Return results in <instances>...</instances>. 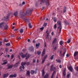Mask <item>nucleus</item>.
Listing matches in <instances>:
<instances>
[{
	"label": "nucleus",
	"mask_w": 78,
	"mask_h": 78,
	"mask_svg": "<svg viewBox=\"0 0 78 78\" xmlns=\"http://www.w3.org/2000/svg\"><path fill=\"white\" fill-rule=\"evenodd\" d=\"M33 11V9H30L27 10V11H26V13H24L23 12H20V17L21 18H22L24 16H25L26 15H27V14H29L30 13H31V12Z\"/></svg>",
	"instance_id": "f257e3e1"
},
{
	"label": "nucleus",
	"mask_w": 78,
	"mask_h": 78,
	"mask_svg": "<svg viewBox=\"0 0 78 78\" xmlns=\"http://www.w3.org/2000/svg\"><path fill=\"white\" fill-rule=\"evenodd\" d=\"M50 0H39L38 2L40 4H42V3H46L47 6H48L49 5V2Z\"/></svg>",
	"instance_id": "f03ea898"
},
{
	"label": "nucleus",
	"mask_w": 78,
	"mask_h": 78,
	"mask_svg": "<svg viewBox=\"0 0 78 78\" xmlns=\"http://www.w3.org/2000/svg\"><path fill=\"white\" fill-rule=\"evenodd\" d=\"M57 24L58 25V29H60L59 30V33H61V30L62 29V26H61V22L59 21H58L57 22Z\"/></svg>",
	"instance_id": "7ed1b4c3"
},
{
	"label": "nucleus",
	"mask_w": 78,
	"mask_h": 78,
	"mask_svg": "<svg viewBox=\"0 0 78 78\" xmlns=\"http://www.w3.org/2000/svg\"><path fill=\"white\" fill-rule=\"evenodd\" d=\"M37 68L35 69V71L33 70H31L30 71V73L32 75H34V74H36L37 73Z\"/></svg>",
	"instance_id": "20e7f679"
},
{
	"label": "nucleus",
	"mask_w": 78,
	"mask_h": 78,
	"mask_svg": "<svg viewBox=\"0 0 78 78\" xmlns=\"http://www.w3.org/2000/svg\"><path fill=\"white\" fill-rule=\"evenodd\" d=\"M20 55L23 58H25V57L27 56V53H26L25 55H23V53H20Z\"/></svg>",
	"instance_id": "39448f33"
},
{
	"label": "nucleus",
	"mask_w": 78,
	"mask_h": 78,
	"mask_svg": "<svg viewBox=\"0 0 78 78\" xmlns=\"http://www.w3.org/2000/svg\"><path fill=\"white\" fill-rule=\"evenodd\" d=\"M5 25V23L4 22H2V23H0V28H2Z\"/></svg>",
	"instance_id": "423d86ee"
},
{
	"label": "nucleus",
	"mask_w": 78,
	"mask_h": 78,
	"mask_svg": "<svg viewBox=\"0 0 78 78\" xmlns=\"http://www.w3.org/2000/svg\"><path fill=\"white\" fill-rule=\"evenodd\" d=\"M53 65H52L51 66V71H53V70H55L56 69V68L55 67H53Z\"/></svg>",
	"instance_id": "0eeeda50"
},
{
	"label": "nucleus",
	"mask_w": 78,
	"mask_h": 78,
	"mask_svg": "<svg viewBox=\"0 0 78 78\" xmlns=\"http://www.w3.org/2000/svg\"><path fill=\"white\" fill-rule=\"evenodd\" d=\"M3 62H4L2 64V65H6L8 63V60H5L3 61Z\"/></svg>",
	"instance_id": "6e6552de"
},
{
	"label": "nucleus",
	"mask_w": 78,
	"mask_h": 78,
	"mask_svg": "<svg viewBox=\"0 0 78 78\" xmlns=\"http://www.w3.org/2000/svg\"><path fill=\"white\" fill-rule=\"evenodd\" d=\"M30 50L32 52H34V47H33V46L30 47Z\"/></svg>",
	"instance_id": "1a4fd4ad"
},
{
	"label": "nucleus",
	"mask_w": 78,
	"mask_h": 78,
	"mask_svg": "<svg viewBox=\"0 0 78 78\" xmlns=\"http://www.w3.org/2000/svg\"><path fill=\"white\" fill-rule=\"evenodd\" d=\"M16 76H17V74H14V75H10L9 76V77H10V78H12L13 77H14V78H16Z\"/></svg>",
	"instance_id": "9d476101"
},
{
	"label": "nucleus",
	"mask_w": 78,
	"mask_h": 78,
	"mask_svg": "<svg viewBox=\"0 0 78 78\" xmlns=\"http://www.w3.org/2000/svg\"><path fill=\"white\" fill-rule=\"evenodd\" d=\"M45 48H44L42 52V54L41 55V56H42V57L44 56V55H45Z\"/></svg>",
	"instance_id": "9b49d317"
},
{
	"label": "nucleus",
	"mask_w": 78,
	"mask_h": 78,
	"mask_svg": "<svg viewBox=\"0 0 78 78\" xmlns=\"http://www.w3.org/2000/svg\"><path fill=\"white\" fill-rule=\"evenodd\" d=\"M9 75L8 73H5L2 75V76L3 78H6Z\"/></svg>",
	"instance_id": "f8f14e48"
},
{
	"label": "nucleus",
	"mask_w": 78,
	"mask_h": 78,
	"mask_svg": "<svg viewBox=\"0 0 78 78\" xmlns=\"http://www.w3.org/2000/svg\"><path fill=\"white\" fill-rule=\"evenodd\" d=\"M68 69L70 72H72V70H73V67H72V66H70L68 67Z\"/></svg>",
	"instance_id": "ddd939ff"
},
{
	"label": "nucleus",
	"mask_w": 78,
	"mask_h": 78,
	"mask_svg": "<svg viewBox=\"0 0 78 78\" xmlns=\"http://www.w3.org/2000/svg\"><path fill=\"white\" fill-rule=\"evenodd\" d=\"M10 14H9L6 17H4L5 19V20H9V16H10Z\"/></svg>",
	"instance_id": "4468645a"
},
{
	"label": "nucleus",
	"mask_w": 78,
	"mask_h": 78,
	"mask_svg": "<svg viewBox=\"0 0 78 78\" xmlns=\"http://www.w3.org/2000/svg\"><path fill=\"white\" fill-rule=\"evenodd\" d=\"M14 66V65H11L10 66H9L7 67V69H12V67Z\"/></svg>",
	"instance_id": "2eb2a0df"
},
{
	"label": "nucleus",
	"mask_w": 78,
	"mask_h": 78,
	"mask_svg": "<svg viewBox=\"0 0 78 78\" xmlns=\"http://www.w3.org/2000/svg\"><path fill=\"white\" fill-rule=\"evenodd\" d=\"M57 41V40L56 39V38H55L54 40H53L52 42V44L53 45L55 43H56Z\"/></svg>",
	"instance_id": "dca6fc26"
},
{
	"label": "nucleus",
	"mask_w": 78,
	"mask_h": 78,
	"mask_svg": "<svg viewBox=\"0 0 78 78\" xmlns=\"http://www.w3.org/2000/svg\"><path fill=\"white\" fill-rule=\"evenodd\" d=\"M14 15L15 16V17H17V16H18L17 11H16V12H15L14 13Z\"/></svg>",
	"instance_id": "f3484780"
},
{
	"label": "nucleus",
	"mask_w": 78,
	"mask_h": 78,
	"mask_svg": "<svg viewBox=\"0 0 78 78\" xmlns=\"http://www.w3.org/2000/svg\"><path fill=\"white\" fill-rule=\"evenodd\" d=\"M5 26L4 27V30H7L8 28V25H7V24L5 23Z\"/></svg>",
	"instance_id": "a211bd4d"
},
{
	"label": "nucleus",
	"mask_w": 78,
	"mask_h": 78,
	"mask_svg": "<svg viewBox=\"0 0 78 78\" xmlns=\"http://www.w3.org/2000/svg\"><path fill=\"white\" fill-rule=\"evenodd\" d=\"M39 45H40V43H38V44L36 43V48H38L39 47Z\"/></svg>",
	"instance_id": "6ab92c4d"
},
{
	"label": "nucleus",
	"mask_w": 78,
	"mask_h": 78,
	"mask_svg": "<svg viewBox=\"0 0 78 78\" xmlns=\"http://www.w3.org/2000/svg\"><path fill=\"white\" fill-rule=\"evenodd\" d=\"M44 76V78H48V74H46Z\"/></svg>",
	"instance_id": "aec40b11"
},
{
	"label": "nucleus",
	"mask_w": 78,
	"mask_h": 78,
	"mask_svg": "<svg viewBox=\"0 0 78 78\" xmlns=\"http://www.w3.org/2000/svg\"><path fill=\"white\" fill-rule=\"evenodd\" d=\"M78 52H74V57H75L77 55H78Z\"/></svg>",
	"instance_id": "412c9836"
},
{
	"label": "nucleus",
	"mask_w": 78,
	"mask_h": 78,
	"mask_svg": "<svg viewBox=\"0 0 78 78\" xmlns=\"http://www.w3.org/2000/svg\"><path fill=\"white\" fill-rule=\"evenodd\" d=\"M27 75L28 76H30V71H27Z\"/></svg>",
	"instance_id": "4be33fe9"
},
{
	"label": "nucleus",
	"mask_w": 78,
	"mask_h": 78,
	"mask_svg": "<svg viewBox=\"0 0 78 78\" xmlns=\"http://www.w3.org/2000/svg\"><path fill=\"white\" fill-rule=\"evenodd\" d=\"M45 71H44V70L43 69L42 71V76H44V75H45Z\"/></svg>",
	"instance_id": "5701e85b"
},
{
	"label": "nucleus",
	"mask_w": 78,
	"mask_h": 78,
	"mask_svg": "<svg viewBox=\"0 0 78 78\" xmlns=\"http://www.w3.org/2000/svg\"><path fill=\"white\" fill-rule=\"evenodd\" d=\"M64 22L65 24H66V25H70V23L67 21H64Z\"/></svg>",
	"instance_id": "b1692460"
},
{
	"label": "nucleus",
	"mask_w": 78,
	"mask_h": 78,
	"mask_svg": "<svg viewBox=\"0 0 78 78\" xmlns=\"http://www.w3.org/2000/svg\"><path fill=\"white\" fill-rule=\"evenodd\" d=\"M25 65H26V62H22L21 63V65L22 66H25Z\"/></svg>",
	"instance_id": "393cba45"
},
{
	"label": "nucleus",
	"mask_w": 78,
	"mask_h": 78,
	"mask_svg": "<svg viewBox=\"0 0 78 78\" xmlns=\"http://www.w3.org/2000/svg\"><path fill=\"white\" fill-rule=\"evenodd\" d=\"M58 47V44H56L55 46H53L54 50L56 49V47Z\"/></svg>",
	"instance_id": "a878e982"
},
{
	"label": "nucleus",
	"mask_w": 78,
	"mask_h": 78,
	"mask_svg": "<svg viewBox=\"0 0 78 78\" xmlns=\"http://www.w3.org/2000/svg\"><path fill=\"white\" fill-rule=\"evenodd\" d=\"M64 44V43L63 42V41H61L59 42V44L60 45H62V44Z\"/></svg>",
	"instance_id": "bb28decb"
},
{
	"label": "nucleus",
	"mask_w": 78,
	"mask_h": 78,
	"mask_svg": "<svg viewBox=\"0 0 78 78\" xmlns=\"http://www.w3.org/2000/svg\"><path fill=\"white\" fill-rule=\"evenodd\" d=\"M19 62L16 63L14 66L15 67H18V64H19Z\"/></svg>",
	"instance_id": "cd10ccee"
},
{
	"label": "nucleus",
	"mask_w": 78,
	"mask_h": 78,
	"mask_svg": "<svg viewBox=\"0 0 78 78\" xmlns=\"http://www.w3.org/2000/svg\"><path fill=\"white\" fill-rule=\"evenodd\" d=\"M66 12V7H65L63 9V12L64 13H65Z\"/></svg>",
	"instance_id": "c85d7f7f"
},
{
	"label": "nucleus",
	"mask_w": 78,
	"mask_h": 78,
	"mask_svg": "<svg viewBox=\"0 0 78 78\" xmlns=\"http://www.w3.org/2000/svg\"><path fill=\"white\" fill-rule=\"evenodd\" d=\"M52 19L55 22H56V18L54 17L52 18Z\"/></svg>",
	"instance_id": "c756f323"
},
{
	"label": "nucleus",
	"mask_w": 78,
	"mask_h": 78,
	"mask_svg": "<svg viewBox=\"0 0 78 78\" xmlns=\"http://www.w3.org/2000/svg\"><path fill=\"white\" fill-rule=\"evenodd\" d=\"M74 69L76 71L78 72V66H76L74 68Z\"/></svg>",
	"instance_id": "7c9ffc66"
},
{
	"label": "nucleus",
	"mask_w": 78,
	"mask_h": 78,
	"mask_svg": "<svg viewBox=\"0 0 78 78\" xmlns=\"http://www.w3.org/2000/svg\"><path fill=\"white\" fill-rule=\"evenodd\" d=\"M20 33H22L23 32V29H21L20 31Z\"/></svg>",
	"instance_id": "2f4dec72"
},
{
	"label": "nucleus",
	"mask_w": 78,
	"mask_h": 78,
	"mask_svg": "<svg viewBox=\"0 0 78 78\" xmlns=\"http://www.w3.org/2000/svg\"><path fill=\"white\" fill-rule=\"evenodd\" d=\"M63 75L64 76H66V72H65V71H64L63 72Z\"/></svg>",
	"instance_id": "473e14b6"
},
{
	"label": "nucleus",
	"mask_w": 78,
	"mask_h": 78,
	"mask_svg": "<svg viewBox=\"0 0 78 78\" xmlns=\"http://www.w3.org/2000/svg\"><path fill=\"white\" fill-rule=\"evenodd\" d=\"M41 53V52L40 51H37V54L38 55H39Z\"/></svg>",
	"instance_id": "72a5a7b5"
},
{
	"label": "nucleus",
	"mask_w": 78,
	"mask_h": 78,
	"mask_svg": "<svg viewBox=\"0 0 78 78\" xmlns=\"http://www.w3.org/2000/svg\"><path fill=\"white\" fill-rule=\"evenodd\" d=\"M56 61H57L58 62H61V60H57L56 59Z\"/></svg>",
	"instance_id": "f704fd0d"
},
{
	"label": "nucleus",
	"mask_w": 78,
	"mask_h": 78,
	"mask_svg": "<svg viewBox=\"0 0 78 78\" xmlns=\"http://www.w3.org/2000/svg\"><path fill=\"white\" fill-rule=\"evenodd\" d=\"M45 59H44V58H43L42 62V64H43V63H44V62H45Z\"/></svg>",
	"instance_id": "c9c22d12"
},
{
	"label": "nucleus",
	"mask_w": 78,
	"mask_h": 78,
	"mask_svg": "<svg viewBox=\"0 0 78 78\" xmlns=\"http://www.w3.org/2000/svg\"><path fill=\"white\" fill-rule=\"evenodd\" d=\"M66 51L65 52H64L62 54V56L64 57L65 55V54H66Z\"/></svg>",
	"instance_id": "e433bc0d"
},
{
	"label": "nucleus",
	"mask_w": 78,
	"mask_h": 78,
	"mask_svg": "<svg viewBox=\"0 0 78 78\" xmlns=\"http://www.w3.org/2000/svg\"><path fill=\"white\" fill-rule=\"evenodd\" d=\"M48 57V55H45L44 56V59H46V58H47Z\"/></svg>",
	"instance_id": "4c0bfd02"
},
{
	"label": "nucleus",
	"mask_w": 78,
	"mask_h": 78,
	"mask_svg": "<svg viewBox=\"0 0 78 78\" xmlns=\"http://www.w3.org/2000/svg\"><path fill=\"white\" fill-rule=\"evenodd\" d=\"M70 42H71L70 40V39H68L67 42V43L68 44H69V43H70Z\"/></svg>",
	"instance_id": "58836bf2"
},
{
	"label": "nucleus",
	"mask_w": 78,
	"mask_h": 78,
	"mask_svg": "<svg viewBox=\"0 0 78 78\" xmlns=\"http://www.w3.org/2000/svg\"><path fill=\"white\" fill-rule=\"evenodd\" d=\"M6 45V46H9V45H10V43H6L5 44Z\"/></svg>",
	"instance_id": "ea45409f"
},
{
	"label": "nucleus",
	"mask_w": 78,
	"mask_h": 78,
	"mask_svg": "<svg viewBox=\"0 0 78 78\" xmlns=\"http://www.w3.org/2000/svg\"><path fill=\"white\" fill-rule=\"evenodd\" d=\"M54 57V55H53L51 57L50 59L51 60H52L53 59V57Z\"/></svg>",
	"instance_id": "a19ab883"
},
{
	"label": "nucleus",
	"mask_w": 78,
	"mask_h": 78,
	"mask_svg": "<svg viewBox=\"0 0 78 78\" xmlns=\"http://www.w3.org/2000/svg\"><path fill=\"white\" fill-rule=\"evenodd\" d=\"M47 23H44L43 24V26L44 27H45L46 26H47Z\"/></svg>",
	"instance_id": "79ce46f5"
},
{
	"label": "nucleus",
	"mask_w": 78,
	"mask_h": 78,
	"mask_svg": "<svg viewBox=\"0 0 78 78\" xmlns=\"http://www.w3.org/2000/svg\"><path fill=\"white\" fill-rule=\"evenodd\" d=\"M44 27H41L40 28V30H41V31H42L43 30H44Z\"/></svg>",
	"instance_id": "37998d69"
},
{
	"label": "nucleus",
	"mask_w": 78,
	"mask_h": 78,
	"mask_svg": "<svg viewBox=\"0 0 78 78\" xmlns=\"http://www.w3.org/2000/svg\"><path fill=\"white\" fill-rule=\"evenodd\" d=\"M4 41L5 42H8V40L6 39H4Z\"/></svg>",
	"instance_id": "c03bdc74"
},
{
	"label": "nucleus",
	"mask_w": 78,
	"mask_h": 78,
	"mask_svg": "<svg viewBox=\"0 0 78 78\" xmlns=\"http://www.w3.org/2000/svg\"><path fill=\"white\" fill-rule=\"evenodd\" d=\"M59 53L60 55V56H62V51H60Z\"/></svg>",
	"instance_id": "a18cd8bd"
},
{
	"label": "nucleus",
	"mask_w": 78,
	"mask_h": 78,
	"mask_svg": "<svg viewBox=\"0 0 78 78\" xmlns=\"http://www.w3.org/2000/svg\"><path fill=\"white\" fill-rule=\"evenodd\" d=\"M29 64H30V63L29 62H26V65H27V66L29 65Z\"/></svg>",
	"instance_id": "49530a36"
},
{
	"label": "nucleus",
	"mask_w": 78,
	"mask_h": 78,
	"mask_svg": "<svg viewBox=\"0 0 78 78\" xmlns=\"http://www.w3.org/2000/svg\"><path fill=\"white\" fill-rule=\"evenodd\" d=\"M54 29H56V24H55L54 26Z\"/></svg>",
	"instance_id": "de8ad7c7"
},
{
	"label": "nucleus",
	"mask_w": 78,
	"mask_h": 78,
	"mask_svg": "<svg viewBox=\"0 0 78 78\" xmlns=\"http://www.w3.org/2000/svg\"><path fill=\"white\" fill-rule=\"evenodd\" d=\"M20 69H21L20 71H23V70H22V66H20Z\"/></svg>",
	"instance_id": "09e8293b"
},
{
	"label": "nucleus",
	"mask_w": 78,
	"mask_h": 78,
	"mask_svg": "<svg viewBox=\"0 0 78 78\" xmlns=\"http://www.w3.org/2000/svg\"><path fill=\"white\" fill-rule=\"evenodd\" d=\"M66 76L67 78H69V76H70V74H68Z\"/></svg>",
	"instance_id": "8fccbe9b"
},
{
	"label": "nucleus",
	"mask_w": 78,
	"mask_h": 78,
	"mask_svg": "<svg viewBox=\"0 0 78 78\" xmlns=\"http://www.w3.org/2000/svg\"><path fill=\"white\" fill-rule=\"evenodd\" d=\"M26 22H30V20H29L28 19H26Z\"/></svg>",
	"instance_id": "3c124183"
},
{
	"label": "nucleus",
	"mask_w": 78,
	"mask_h": 78,
	"mask_svg": "<svg viewBox=\"0 0 78 78\" xmlns=\"http://www.w3.org/2000/svg\"><path fill=\"white\" fill-rule=\"evenodd\" d=\"M11 59H13V58H14V55H12L11 56Z\"/></svg>",
	"instance_id": "603ef678"
},
{
	"label": "nucleus",
	"mask_w": 78,
	"mask_h": 78,
	"mask_svg": "<svg viewBox=\"0 0 78 78\" xmlns=\"http://www.w3.org/2000/svg\"><path fill=\"white\" fill-rule=\"evenodd\" d=\"M66 57H69V54H68V53L66 55Z\"/></svg>",
	"instance_id": "864d4df0"
},
{
	"label": "nucleus",
	"mask_w": 78,
	"mask_h": 78,
	"mask_svg": "<svg viewBox=\"0 0 78 78\" xmlns=\"http://www.w3.org/2000/svg\"><path fill=\"white\" fill-rule=\"evenodd\" d=\"M33 63H34V62H36V61L35 60H34V59H33Z\"/></svg>",
	"instance_id": "5fc2aeb1"
},
{
	"label": "nucleus",
	"mask_w": 78,
	"mask_h": 78,
	"mask_svg": "<svg viewBox=\"0 0 78 78\" xmlns=\"http://www.w3.org/2000/svg\"><path fill=\"white\" fill-rule=\"evenodd\" d=\"M22 69H25V66H22Z\"/></svg>",
	"instance_id": "6e6d98bb"
},
{
	"label": "nucleus",
	"mask_w": 78,
	"mask_h": 78,
	"mask_svg": "<svg viewBox=\"0 0 78 78\" xmlns=\"http://www.w3.org/2000/svg\"><path fill=\"white\" fill-rule=\"evenodd\" d=\"M46 38L47 39H48V36L47 35Z\"/></svg>",
	"instance_id": "4d7b16f0"
},
{
	"label": "nucleus",
	"mask_w": 78,
	"mask_h": 78,
	"mask_svg": "<svg viewBox=\"0 0 78 78\" xmlns=\"http://www.w3.org/2000/svg\"><path fill=\"white\" fill-rule=\"evenodd\" d=\"M25 2H23L22 3V5H25Z\"/></svg>",
	"instance_id": "13d9d810"
},
{
	"label": "nucleus",
	"mask_w": 78,
	"mask_h": 78,
	"mask_svg": "<svg viewBox=\"0 0 78 78\" xmlns=\"http://www.w3.org/2000/svg\"><path fill=\"white\" fill-rule=\"evenodd\" d=\"M21 39V38H20V37H18V40H19V39Z\"/></svg>",
	"instance_id": "bf43d9fd"
},
{
	"label": "nucleus",
	"mask_w": 78,
	"mask_h": 78,
	"mask_svg": "<svg viewBox=\"0 0 78 78\" xmlns=\"http://www.w3.org/2000/svg\"><path fill=\"white\" fill-rule=\"evenodd\" d=\"M30 28H32V26H29Z\"/></svg>",
	"instance_id": "052dcab7"
},
{
	"label": "nucleus",
	"mask_w": 78,
	"mask_h": 78,
	"mask_svg": "<svg viewBox=\"0 0 78 78\" xmlns=\"http://www.w3.org/2000/svg\"><path fill=\"white\" fill-rule=\"evenodd\" d=\"M49 33L48 32L47 33V36H48L49 35Z\"/></svg>",
	"instance_id": "680f3d73"
},
{
	"label": "nucleus",
	"mask_w": 78,
	"mask_h": 78,
	"mask_svg": "<svg viewBox=\"0 0 78 78\" xmlns=\"http://www.w3.org/2000/svg\"><path fill=\"white\" fill-rule=\"evenodd\" d=\"M26 50L25 49H23V51H26Z\"/></svg>",
	"instance_id": "e2e57ef3"
},
{
	"label": "nucleus",
	"mask_w": 78,
	"mask_h": 78,
	"mask_svg": "<svg viewBox=\"0 0 78 78\" xmlns=\"http://www.w3.org/2000/svg\"><path fill=\"white\" fill-rule=\"evenodd\" d=\"M7 51H8V48H6L5 49V51H6V52H7Z\"/></svg>",
	"instance_id": "0e129e2a"
},
{
	"label": "nucleus",
	"mask_w": 78,
	"mask_h": 78,
	"mask_svg": "<svg viewBox=\"0 0 78 78\" xmlns=\"http://www.w3.org/2000/svg\"><path fill=\"white\" fill-rule=\"evenodd\" d=\"M44 7H42V9H41V10L42 11L43 10H44Z\"/></svg>",
	"instance_id": "69168bd1"
},
{
	"label": "nucleus",
	"mask_w": 78,
	"mask_h": 78,
	"mask_svg": "<svg viewBox=\"0 0 78 78\" xmlns=\"http://www.w3.org/2000/svg\"><path fill=\"white\" fill-rule=\"evenodd\" d=\"M46 47V44H45V42H44V47Z\"/></svg>",
	"instance_id": "338daca9"
},
{
	"label": "nucleus",
	"mask_w": 78,
	"mask_h": 78,
	"mask_svg": "<svg viewBox=\"0 0 78 78\" xmlns=\"http://www.w3.org/2000/svg\"><path fill=\"white\" fill-rule=\"evenodd\" d=\"M28 25H29V27H30V26H31V23H29Z\"/></svg>",
	"instance_id": "774afa93"
}]
</instances>
